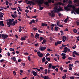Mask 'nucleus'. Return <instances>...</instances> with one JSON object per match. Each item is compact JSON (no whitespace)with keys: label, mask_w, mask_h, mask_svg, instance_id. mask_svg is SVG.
Listing matches in <instances>:
<instances>
[{"label":"nucleus","mask_w":79,"mask_h":79,"mask_svg":"<svg viewBox=\"0 0 79 79\" xmlns=\"http://www.w3.org/2000/svg\"><path fill=\"white\" fill-rule=\"evenodd\" d=\"M44 38L43 37H40L39 40L40 41L43 40H44Z\"/></svg>","instance_id":"32"},{"label":"nucleus","mask_w":79,"mask_h":79,"mask_svg":"<svg viewBox=\"0 0 79 79\" xmlns=\"http://www.w3.org/2000/svg\"><path fill=\"white\" fill-rule=\"evenodd\" d=\"M78 63L79 64V61L78 60H77L75 61V64H77Z\"/></svg>","instance_id":"44"},{"label":"nucleus","mask_w":79,"mask_h":79,"mask_svg":"<svg viewBox=\"0 0 79 79\" xmlns=\"http://www.w3.org/2000/svg\"><path fill=\"white\" fill-rule=\"evenodd\" d=\"M61 42H62V41H57V42L56 43H57L60 44H61Z\"/></svg>","instance_id":"36"},{"label":"nucleus","mask_w":79,"mask_h":79,"mask_svg":"<svg viewBox=\"0 0 79 79\" xmlns=\"http://www.w3.org/2000/svg\"><path fill=\"white\" fill-rule=\"evenodd\" d=\"M67 7H69V8H73V6L72 5H71L70 4H68L67 5Z\"/></svg>","instance_id":"23"},{"label":"nucleus","mask_w":79,"mask_h":79,"mask_svg":"<svg viewBox=\"0 0 79 79\" xmlns=\"http://www.w3.org/2000/svg\"><path fill=\"white\" fill-rule=\"evenodd\" d=\"M25 12L27 13H28L29 12V10H25Z\"/></svg>","instance_id":"50"},{"label":"nucleus","mask_w":79,"mask_h":79,"mask_svg":"<svg viewBox=\"0 0 79 79\" xmlns=\"http://www.w3.org/2000/svg\"><path fill=\"white\" fill-rule=\"evenodd\" d=\"M44 71L45 72V74H47V69H45Z\"/></svg>","instance_id":"56"},{"label":"nucleus","mask_w":79,"mask_h":79,"mask_svg":"<svg viewBox=\"0 0 79 79\" xmlns=\"http://www.w3.org/2000/svg\"><path fill=\"white\" fill-rule=\"evenodd\" d=\"M51 70L50 69H48V71H47V72H48V74H49L51 71Z\"/></svg>","instance_id":"60"},{"label":"nucleus","mask_w":79,"mask_h":79,"mask_svg":"<svg viewBox=\"0 0 79 79\" xmlns=\"http://www.w3.org/2000/svg\"><path fill=\"white\" fill-rule=\"evenodd\" d=\"M54 10H53V11H54V13H56L57 12V13H59L60 12L62 11L63 9L61 7H60L59 8H58L57 6H55L54 8Z\"/></svg>","instance_id":"1"},{"label":"nucleus","mask_w":79,"mask_h":79,"mask_svg":"<svg viewBox=\"0 0 79 79\" xmlns=\"http://www.w3.org/2000/svg\"><path fill=\"white\" fill-rule=\"evenodd\" d=\"M68 2L69 4H73V2H72V1H69Z\"/></svg>","instance_id":"38"},{"label":"nucleus","mask_w":79,"mask_h":79,"mask_svg":"<svg viewBox=\"0 0 79 79\" xmlns=\"http://www.w3.org/2000/svg\"><path fill=\"white\" fill-rule=\"evenodd\" d=\"M41 77L43 78H44V79H49V78L48 76H45L44 77V76H41Z\"/></svg>","instance_id":"18"},{"label":"nucleus","mask_w":79,"mask_h":79,"mask_svg":"<svg viewBox=\"0 0 79 79\" xmlns=\"http://www.w3.org/2000/svg\"><path fill=\"white\" fill-rule=\"evenodd\" d=\"M31 73H33V75L34 76H37V73L35 71H32L31 72Z\"/></svg>","instance_id":"11"},{"label":"nucleus","mask_w":79,"mask_h":79,"mask_svg":"<svg viewBox=\"0 0 79 79\" xmlns=\"http://www.w3.org/2000/svg\"><path fill=\"white\" fill-rule=\"evenodd\" d=\"M62 5V3L60 2H58V3H57V5Z\"/></svg>","instance_id":"39"},{"label":"nucleus","mask_w":79,"mask_h":79,"mask_svg":"<svg viewBox=\"0 0 79 79\" xmlns=\"http://www.w3.org/2000/svg\"><path fill=\"white\" fill-rule=\"evenodd\" d=\"M46 60H48V61H50V58H48V57H46Z\"/></svg>","instance_id":"28"},{"label":"nucleus","mask_w":79,"mask_h":79,"mask_svg":"<svg viewBox=\"0 0 79 79\" xmlns=\"http://www.w3.org/2000/svg\"><path fill=\"white\" fill-rule=\"evenodd\" d=\"M10 21H11V22H12L11 19H9L7 20H6V21H7V22H8V21L10 22Z\"/></svg>","instance_id":"58"},{"label":"nucleus","mask_w":79,"mask_h":79,"mask_svg":"<svg viewBox=\"0 0 79 79\" xmlns=\"http://www.w3.org/2000/svg\"><path fill=\"white\" fill-rule=\"evenodd\" d=\"M68 59L69 60H72L73 59H72V58L71 57H69L68 58Z\"/></svg>","instance_id":"64"},{"label":"nucleus","mask_w":79,"mask_h":79,"mask_svg":"<svg viewBox=\"0 0 79 79\" xmlns=\"http://www.w3.org/2000/svg\"><path fill=\"white\" fill-rule=\"evenodd\" d=\"M56 66H54V65H52V67H51L52 69H56Z\"/></svg>","instance_id":"26"},{"label":"nucleus","mask_w":79,"mask_h":79,"mask_svg":"<svg viewBox=\"0 0 79 79\" xmlns=\"http://www.w3.org/2000/svg\"><path fill=\"white\" fill-rule=\"evenodd\" d=\"M69 78L70 79H74V77L73 76L71 77H69Z\"/></svg>","instance_id":"54"},{"label":"nucleus","mask_w":79,"mask_h":79,"mask_svg":"<svg viewBox=\"0 0 79 79\" xmlns=\"http://www.w3.org/2000/svg\"><path fill=\"white\" fill-rule=\"evenodd\" d=\"M65 76H63V77H62V78H63V79H65L66 78V74H65Z\"/></svg>","instance_id":"37"},{"label":"nucleus","mask_w":79,"mask_h":79,"mask_svg":"<svg viewBox=\"0 0 79 79\" xmlns=\"http://www.w3.org/2000/svg\"><path fill=\"white\" fill-rule=\"evenodd\" d=\"M9 50L10 51V52H13L15 51V49H13L11 48H10L9 49Z\"/></svg>","instance_id":"24"},{"label":"nucleus","mask_w":79,"mask_h":79,"mask_svg":"<svg viewBox=\"0 0 79 79\" xmlns=\"http://www.w3.org/2000/svg\"><path fill=\"white\" fill-rule=\"evenodd\" d=\"M63 71H64V73H67V69H64V70H63Z\"/></svg>","instance_id":"52"},{"label":"nucleus","mask_w":79,"mask_h":79,"mask_svg":"<svg viewBox=\"0 0 79 79\" xmlns=\"http://www.w3.org/2000/svg\"><path fill=\"white\" fill-rule=\"evenodd\" d=\"M18 8L19 10V11H22V9H20V7L19 6H18Z\"/></svg>","instance_id":"62"},{"label":"nucleus","mask_w":79,"mask_h":79,"mask_svg":"<svg viewBox=\"0 0 79 79\" xmlns=\"http://www.w3.org/2000/svg\"><path fill=\"white\" fill-rule=\"evenodd\" d=\"M48 15L49 16H51L52 18H54L55 16V14H52L50 12L48 13Z\"/></svg>","instance_id":"9"},{"label":"nucleus","mask_w":79,"mask_h":79,"mask_svg":"<svg viewBox=\"0 0 79 79\" xmlns=\"http://www.w3.org/2000/svg\"><path fill=\"white\" fill-rule=\"evenodd\" d=\"M55 30H56V31H58V27H55Z\"/></svg>","instance_id":"40"},{"label":"nucleus","mask_w":79,"mask_h":79,"mask_svg":"<svg viewBox=\"0 0 79 79\" xmlns=\"http://www.w3.org/2000/svg\"><path fill=\"white\" fill-rule=\"evenodd\" d=\"M39 36V35L37 33H36V35H35V38H38Z\"/></svg>","instance_id":"22"},{"label":"nucleus","mask_w":79,"mask_h":79,"mask_svg":"<svg viewBox=\"0 0 79 79\" xmlns=\"http://www.w3.org/2000/svg\"><path fill=\"white\" fill-rule=\"evenodd\" d=\"M55 26V24H52L51 25V27H54Z\"/></svg>","instance_id":"51"},{"label":"nucleus","mask_w":79,"mask_h":79,"mask_svg":"<svg viewBox=\"0 0 79 79\" xmlns=\"http://www.w3.org/2000/svg\"><path fill=\"white\" fill-rule=\"evenodd\" d=\"M73 10H72L71 12L72 14H73L74 12V11H75L76 13L77 14L79 15V8L77 9L75 7V6H73Z\"/></svg>","instance_id":"2"},{"label":"nucleus","mask_w":79,"mask_h":79,"mask_svg":"<svg viewBox=\"0 0 79 79\" xmlns=\"http://www.w3.org/2000/svg\"><path fill=\"white\" fill-rule=\"evenodd\" d=\"M47 48L45 47H41L40 48H39V50H41L42 51H44Z\"/></svg>","instance_id":"7"},{"label":"nucleus","mask_w":79,"mask_h":79,"mask_svg":"<svg viewBox=\"0 0 79 79\" xmlns=\"http://www.w3.org/2000/svg\"><path fill=\"white\" fill-rule=\"evenodd\" d=\"M48 3H51L52 2V0H48Z\"/></svg>","instance_id":"61"},{"label":"nucleus","mask_w":79,"mask_h":79,"mask_svg":"<svg viewBox=\"0 0 79 79\" xmlns=\"http://www.w3.org/2000/svg\"><path fill=\"white\" fill-rule=\"evenodd\" d=\"M23 55H28L29 53L27 52H23Z\"/></svg>","instance_id":"33"},{"label":"nucleus","mask_w":79,"mask_h":79,"mask_svg":"<svg viewBox=\"0 0 79 79\" xmlns=\"http://www.w3.org/2000/svg\"><path fill=\"white\" fill-rule=\"evenodd\" d=\"M28 60H29V61H31V57H30V56H29L28 57Z\"/></svg>","instance_id":"48"},{"label":"nucleus","mask_w":79,"mask_h":79,"mask_svg":"<svg viewBox=\"0 0 79 79\" xmlns=\"http://www.w3.org/2000/svg\"><path fill=\"white\" fill-rule=\"evenodd\" d=\"M79 1L77 0H73V2H74V3H77L79 2Z\"/></svg>","instance_id":"25"},{"label":"nucleus","mask_w":79,"mask_h":79,"mask_svg":"<svg viewBox=\"0 0 79 79\" xmlns=\"http://www.w3.org/2000/svg\"><path fill=\"white\" fill-rule=\"evenodd\" d=\"M37 54L38 56L40 57H42L43 56V54L42 53H41L40 51H38L37 52Z\"/></svg>","instance_id":"4"},{"label":"nucleus","mask_w":79,"mask_h":79,"mask_svg":"<svg viewBox=\"0 0 79 79\" xmlns=\"http://www.w3.org/2000/svg\"><path fill=\"white\" fill-rule=\"evenodd\" d=\"M12 59H13V60L14 61H16V57L15 56L13 57V58H12Z\"/></svg>","instance_id":"27"},{"label":"nucleus","mask_w":79,"mask_h":79,"mask_svg":"<svg viewBox=\"0 0 79 79\" xmlns=\"http://www.w3.org/2000/svg\"><path fill=\"white\" fill-rule=\"evenodd\" d=\"M5 3H6V5H8V4H9V2H8L7 1H5Z\"/></svg>","instance_id":"31"},{"label":"nucleus","mask_w":79,"mask_h":79,"mask_svg":"<svg viewBox=\"0 0 79 79\" xmlns=\"http://www.w3.org/2000/svg\"><path fill=\"white\" fill-rule=\"evenodd\" d=\"M46 40L44 39L43 41L42 42H41V44H44L46 43Z\"/></svg>","instance_id":"21"},{"label":"nucleus","mask_w":79,"mask_h":79,"mask_svg":"<svg viewBox=\"0 0 79 79\" xmlns=\"http://www.w3.org/2000/svg\"><path fill=\"white\" fill-rule=\"evenodd\" d=\"M64 50L63 51V52L64 53H66L68 51V48L67 47H65L64 48Z\"/></svg>","instance_id":"10"},{"label":"nucleus","mask_w":79,"mask_h":79,"mask_svg":"<svg viewBox=\"0 0 79 79\" xmlns=\"http://www.w3.org/2000/svg\"><path fill=\"white\" fill-rule=\"evenodd\" d=\"M77 53V52H76V51H73V53L72 54V56H73V57H75L76 56H75V55H74L76 54Z\"/></svg>","instance_id":"14"},{"label":"nucleus","mask_w":79,"mask_h":79,"mask_svg":"<svg viewBox=\"0 0 79 79\" xmlns=\"http://www.w3.org/2000/svg\"><path fill=\"white\" fill-rule=\"evenodd\" d=\"M28 4H29L31 6V4H32L33 5H35V3L34 2H32V1H28Z\"/></svg>","instance_id":"12"},{"label":"nucleus","mask_w":79,"mask_h":79,"mask_svg":"<svg viewBox=\"0 0 79 79\" xmlns=\"http://www.w3.org/2000/svg\"><path fill=\"white\" fill-rule=\"evenodd\" d=\"M12 10H16V8H13L12 7H11L10 8Z\"/></svg>","instance_id":"41"},{"label":"nucleus","mask_w":79,"mask_h":79,"mask_svg":"<svg viewBox=\"0 0 79 79\" xmlns=\"http://www.w3.org/2000/svg\"><path fill=\"white\" fill-rule=\"evenodd\" d=\"M18 23V21L17 20H15V22L14 21L13 22V23H12V25H13V26H15V25L17 24Z\"/></svg>","instance_id":"15"},{"label":"nucleus","mask_w":79,"mask_h":79,"mask_svg":"<svg viewBox=\"0 0 79 79\" xmlns=\"http://www.w3.org/2000/svg\"><path fill=\"white\" fill-rule=\"evenodd\" d=\"M63 39L65 40H66L67 38L65 36H63Z\"/></svg>","instance_id":"34"},{"label":"nucleus","mask_w":79,"mask_h":79,"mask_svg":"<svg viewBox=\"0 0 79 79\" xmlns=\"http://www.w3.org/2000/svg\"><path fill=\"white\" fill-rule=\"evenodd\" d=\"M61 55L62 56H63V57H62V59L64 60H65V58H66V54L64 53H62L61 54Z\"/></svg>","instance_id":"8"},{"label":"nucleus","mask_w":79,"mask_h":79,"mask_svg":"<svg viewBox=\"0 0 79 79\" xmlns=\"http://www.w3.org/2000/svg\"><path fill=\"white\" fill-rule=\"evenodd\" d=\"M42 63H44L46 61L45 57H44L42 59Z\"/></svg>","instance_id":"20"},{"label":"nucleus","mask_w":79,"mask_h":79,"mask_svg":"<svg viewBox=\"0 0 79 79\" xmlns=\"http://www.w3.org/2000/svg\"><path fill=\"white\" fill-rule=\"evenodd\" d=\"M27 38V36H24V37H22L21 38V40L24 41L26 40V39Z\"/></svg>","instance_id":"13"},{"label":"nucleus","mask_w":79,"mask_h":79,"mask_svg":"<svg viewBox=\"0 0 79 79\" xmlns=\"http://www.w3.org/2000/svg\"><path fill=\"white\" fill-rule=\"evenodd\" d=\"M3 17V15L2 14H0V20L1 21H3L2 18Z\"/></svg>","instance_id":"19"},{"label":"nucleus","mask_w":79,"mask_h":79,"mask_svg":"<svg viewBox=\"0 0 79 79\" xmlns=\"http://www.w3.org/2000/svg\"><path fill=\"white\" fill-rule=\"evenodd\" d=\"M37 29V28H33V30L34 31H36Z\"/></svg>","instance_id":"63"},{"label":"nucleus","mask_w":79,"mask_h":79,"mask_svg":"<svg viewBox=\"0 0 79 79\" xmlns=\"http://www.w3.org/2000/svg\"><path fill=\"white\" fill-rule=\"evenodd\" d=\"M31 37L32 38H33V37H34V35H33V34L32 33L31 34Z\"/></svg>","instance_id":"45"},{"label":"nucleus","mask_w":79,"mask_h":79,"mask_svg":"<svg viewBox=\"0 0 79 79\" xmlns=\"http://www.w3.org/2000/svg\"><path fill=\"white\" fill-rule=\"evenodd\" d=\"M64 9H65V10L68 11L70 10V9L67 6H64Z\"/></svg>","instance_id":"16"},{"label":"nucleus","mask_w":79,"mask_h":79,"mask_svg":"<svg viewBox=\"0 0 79 79\" xmlns=\"http://www.w3.org/2000/svg\"><path fill=\"white\" fill-rule=\"evenodd\" d=\"M44 0H35V2H37L38 4L39 8L41 7V6L40 5H42L44 3Z\"/></svg>","instance_id":"3"},{"label":"nucleus","mask_w":79,"mask_h":79,"mask_svg":"<svg viewBox=\"0 0 79 79\" xmlns=\"http://www.w3.org/2000/svg\"><path fill=\"white\" fill-rule=\"evenodd\" d=\"M76 45H74V46H73V47H72V48H73V49H75V48H76Z\"/></svg>","instance_id":"53"},{"label":"nucleus","mask_w":79,"mask_h":79,"mask_svg":"<svg viewBox=\"0 0 79 79\" xmlns=\"http://www.w3.org/2000/svg\"><path fill=\"white\" fill-rule=\"evenodd\" d=\"M47 51H48V52H52V50L48 49H47Z\"/></svg>","instance_id":"57"},{"label":"nucleus","mask_w":79,"mask_h":79,"mask_svg":"<svg viewBox=\"0 0 79 79\" xmlns=\"http://www.w3.org/2000/svg\"><path fill=\"white\" fill-rule=\"evenodd\" d=\"M39 8H40V9H39V10H43L44 9V7H39Z\"/></svg>","instance_id":"43"},{"label":"nucleus","mask_w":79,"mask_h":79,"mask_svg":"<svg viewBox=\"0 0 79 79\" xmlns=\"http://www.w3.org/2000/svg\"><path fill=\"white\" fill-rule=\"evenodd\" d=\"M67 21L68 19H65V20H64V22H65V23H66V22H67Z\"/></svg>","instance_id":"55"},{"label":"nucleus","mask_w":79,"mask_h":79,"mask_svg":"<svg viewBox=\"0 0 79 79\" xmlns=\"http://www.w3.org/2000/svg\"><path fill=\"white\" fill-rule=\"evenodd\" d=\"M8 37V35L6 34H2V37L3 38L4 40L6 39V38H7Z\"/></svg>","instance_id":"5"},{"label":"nucleus","mask_w":79,"mask_h":79,"mask_svg":"<svg viewBox=\"0 0 79 79\" xmlns=\"http://www.w3.org/2000/svg\"><path fill=\"white\" fill-rule=\"evenodd\" d=\"M52 67V65L51 64H48V68H51Z\"/></svg>","instance_id":"29"},{"label":"nucleus","mask_w":79,"mask_h":79,"mask_svg":"<svg viewBox=\"0 0 79 79\" xmlns=\"http://www.w3.org/2000/svg\"><path fill=\"white\" fill-rule=\"evenodd\" d=\"M0 24L2 27H4L5 26L4 24H3V22L2 21H0Z\"/></svg>","instance_id":"17"},{"label":"nucleus","mask_w":79,"mask_h":79,"mask_svg":"<svg viewBox=\"0 0 79 79\" xmlns=\"http://www.w3.org/2000/svg\"><path fill=\"white\" fill-rule=\"evenodd\" d=\"M5 61V60L4 59H2L0 60V62L1 63H2L3 62H4Z\"/></svg>","instance_id":"49"},{"label":"nucleus","mask_w":79,"mask_h":79,"mask_svg":"<svg viewBox=\"0 0 79 79\" xmlns=\"http://www.w3.org/2000/svg\"><path fill=\"white\" fill-rule=\"evenodd\" d=\"M45 23H41L42 26V27H44L45 26Z\"/></svg>","instance_id":"47"},{"label":"nucleus","mask_w":79,"mask_h":79,"mask_svg":"<svg viewBox=\"0 0 79 79\" xmlns=\"http://www.w3.org/2000/svg\"><path fill=\"white\" fill-rule=\"evenodd\" d=\"M71 62V61H69L68 62H65V64H67Z\"/></svg>","instance_id":"46"},{"label":"nucleus","mask_w":79,"mask_h":79,"mask_svg":"<svg viewBox=\"0 0 79 79\" xmlns=\"http://www.w3.org/2000/svg\"><path fill=\"white\" fill-rule=\"evenodd\" d=\"M50 40L52 41L53 40V39L52 37H50Z\"/></svg>","instance_id":"59"},{"label":"nucleus","mask_w":79,"mask_h":79,"mask_svg":"<svg viewBox=\"0 0 79 79\" xmlns=\"http://www.w3.org/2000/svg\"><path fill=\"white\" fill-rule=\"evenodd\" d=\"M48 3L49 2H46L44 3V4L47 5V6H49Z\"/></svg>","instance_id":"30"},{"label":"nucleus","mask_w":79,"mask_h":79,"mask_svg":"<svg viewBox=\"0 0 79 79\" xmlns=\"http://www.w3.org/2000/svg\"><path fill=\"white\" fill-rule=\"evenodd\" d=\"M13 73L14 74V76H16V72H15V71H13Z\"/></svg>","instance_id":"42"},{"label":"nucleus","mask_w":79,"mask_h":79,"mask_svg":"<svg viewBox=\"0 0 79 79\" xmlns=\"http://www.w3.org/2000/svg\"><path fill=\"white\" fill-rule=\"evenodd\" d=\"M7 25H8L7 26L8 27H10V26H12V23L11 20L10 21V22H8L7 23Z\"/></svg>","instance_id":"6"},{"label":"nucleus","mask_w":79,"mask_h":79,"mask_svg":"<svg viewBox=\"0 0 79 79\" xmlns=\"http://www.w3.org/2000/svg\"><path fill=\"white\" fill-rule=\"evenodd\" d=\"M73 32H74V33H76L77 32V30L76 29H73Z\"/></svg>","instance_id":"35"}]
</instances>
